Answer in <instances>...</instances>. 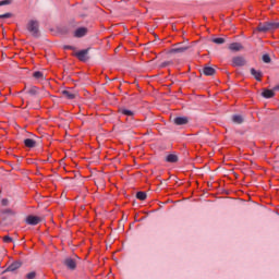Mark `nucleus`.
<instances>
[{"label":"nucleus","mask_w":279,"mask_h":279,"mask_svg":"<svg viewBox=\"0 0 279 279\" xmlns=\"http://www.w3.org/2000/svg\"><path fill=\"white\" fill-rule=\"evenodd\" d=\"M26 29L34 36V38H40L39 23L36 20H31L27 23Z\"/></svg>","instance_id":"nucleus-1"},{"label":"nucleus","mask_w":279,"mask_h":279,"mask_svg":"<svg viewBox=\"0 0 279 279\" xmlns=\"http://www.w3.org/2000/svg\"><path fill=\"white\" fill-rule=\"evenodd\" d=\"M88 51H90V48L80 50L73 56H75V58H77V60H80L81 62H86V60H88Z\"/></svg>","instance_id":"nucleus-2"},{"label":"nucleus","mask_w":279,"mask_h":279,"mask_svg":"<svg viewBox=\"0 0 279 279\" xmlns=\"http://www.w3.org/2000/svg\"><path fill=\"white\" fill-rule=\"evenodd\" d=\"M247 64V60L244 57L238 56L232 58V66H245Z\"/></svg>","instance_id":"nucleus-3"},{"label":"nucleus","mask_w":279,"mask_h":279,"mask_svg":"<svg viewBox=\"0 0 279 279\" xmlns=\"http://www.w3.org/2000/svg\"><path fill=\"white\" fill-rule=\"evenodd\" d=\"M43 221L41 217L38 216H28L26 217V223H28V226H38V223H40Z\"/></svg>","instance_id":"nucleus-4"},{"label":"nucleus","mask_w":279,"mask_h":279,"mask_svg":"<svg viewBox=\"0 0 279 279\" xmlns=\"http://www.w3.org/2000/svg\"><path fill=\"white\" fill-rule=\"evenodd\" d=\"M22 266L23 262L15 260L3 271V274H8V271H16V269H21Z\"/></svg>","instance_id":"nucleus-5"},{"label":"nucleus","mask_w":279,"mask_h":279,"mask_svg":"<svg viewBox=\"0 0 279 279\" xmlns=\"http://www.w3.org/2000/svg\"><path fill=\"white\" fill-rule=\"evenodd\" d=\"M256 32H262L263 34H267V32H271L270 27H269V22L266 23H259Z\"/></svg>","instance_id":"nucleus-6"},{"label":"nucleus","mask_w":279,"mask_h":279,"mask_svg":"<svg viewBox=\"0 0 279 279\" xmlns=\"http://www.w3.org/2000/svg\"><path fill=\"white\" fill-rule=\"evenodd\" d=\"M86 34H88V28L86 27H80L74 32L75 38H83Z\"/></svg>","instance_id":"nucleus-7"},{"label":"nucleus","mask_w":279,"mask_h":279,"mask_svg":"<svg viewBox=\"0 0 279 279\" xmlns=\"http://www.w3.org/2000/svg\"><path fill=\"white\" fill-rule=\"evenodd\" d=\"M174 125H186L189 123L187 117H178L173 120Z\"/></svg>","instance_id":"nucleus-8"},{"label":"nucleus","mask_w":279,"mask_h":279,"mask_svg":"<svg viewBox=\"0 0 279 279\" xmlns=\"http://www.w3.org/2000/svg\"><path fill=\"white\" fill-rule=\"evenodd\" d=\"M64 265L68 267V269H75V267H77V263L74 262L73 258H66L64 260Z\"/></svg>","instance_id":"nucleus-9"},{"label":"nucleus","mask_w":279,"mask_h":279,"mask_svg":"<svg viewBox=\"0 0 279 279\" xmlns=\"http://www.w3.org/2000/svg\"><path fill=\"white\" fill-rule=\"evenodd\" d=\"M251 74L255 77L257 82H260V80H263V72L256 71V69L254 68L251 69Z\"/></svg>","instance_id":"nucleus-10"},{"label":"nucleus","mask_w":279,"mask_h":279,"mask_svg":"<svg viewBox=\"0 0 279 279\" xmlns=\"http://www.w3.org/2000/svg\"><path fill=\"white\" fill-rule=\"evenodd\" d=\"M63 97H65L66 99H75V97L77 96V94H74L73 92L69 90V89H64L61 92Z\"/></svg>","instance_id":"nucleus-11"},{"label":"nucleus","mask_w":279,"mask_h":279,"mask_svg":"<svg viewBox=\"0 0 279 279\" xmlns=\"http://www.w3.org/2000/svg\"><path fill=\"white\" fill-rule=\"evenodd\" d=\"M203 73L204 75L210 76V75H215V73H217V70H215L213 66H205L203 69Z\"/></svg>","instance_id":"nucleus-12"},{"label":"nucleus","mask_w":279,"mask_h":279,"mask_svg":"<svg viewBox=\"0 0 279 279\" xmlns=\"http://www.w3.org/2000/svg\"><path fill=\"white\" fill-rule=\"evenodd\" d=\"M184 51H189V47H177L172 48L169 53H184Z\"/></svg>","instance_id":"nucleus-13"},{"label":"nucleus","mask_w":279,"mask_h":279,"mask_svg":"<svg viewBox=\"0 0 279 279\" xmlns=\"http://www.w3.org/2000/svg\"><path fill=\"white\" fill-rule=\"evenodd\" d=\"M276 95V93H274L272 89H264V92L262 93V97H265V99H271V97H274Z\"/></svg>","instance_id":"nucleus-14"},{"label":"nucleus","mask_w":279,"mask_h":279,"mask_svg":"<svg viewBox=\"0 0 279 279\" xmlns=\"http://www.w3.org/2000/svg\"><path fill=\"white\" fill-rule=\"evenodd\" d=\"M229 49L231 51H241L243 49V45H241L239 43H232V44H230Z\"/></svg>","instance_id":"nucleus-15"},{"label":"nucleus","mask_w":279,"mask_h":279,"mask_svg":"<svg viewBox=\"0 0 279 279\" xmlns=\"http://www.w3.org/2000/svg\"><path fill=\"white\" fill-rule=\"evenodd\" d=\"M24 145H25V147H28V148L36 147V141H34L32 138H26L24 141Z\"/></svg>","instance_id":"nucleus-16"},{"label":"nucleus","mask_w":279,"mask_h":279,"mask_svg":"<svg viewBox=\"0 0 279 279\" xmlns=\"http://www.w3.org/2000/svg\"><path fill=\"white\" fill-rule=\"evenodd\" d=\"M167 162H178V155L170 154L166 157Z\"/></svg>","instance_id":"nucleus-17"},{"label":"nucleus","mask_w":279,"mask_h":279,"mask_svg":"<svg viewBox=\"0 0 279 279\" xmlns=\"http://www.w3.org/2000/svg\"><path fill=\"white\" fill-rule=\"evenodd\" d=\"M232 121H233V123H238V125H241V123H243V117L235 114L232 117Z\"/></svg>","instance_id":"nucleus-18"},{"label":"nucleus","mask_w":279,"mask_h":279,"mask_svg":"<svg viewBox=\"0 0 279 279\" xmlns=\"http://www.w3.org/2000/svg\"><path fill=\"white\" fill-rule=\"evenodd\" d=\"M136 197H137V199H140L141 202H145V199H147V193H145V192H137V193H136Z\"/></svg>","instance_id":"nucleus-19"},{"label":"nucleus","mask_w":279,"mask_h":279,"mask_svg":"<svg viewBox=\"0 0 279 279\" xmlns=\"http://www.w3.org/2000/svg\"><path fill=\"white\" fill-rule=\"evenodd\" d=\"M119 112H121V114H124L125 117L134 116V112L132 110H128V109H120Z\"/></svg>","instance_id":"nucleus-20"},{"label":"nucleus","mask_w":279,"mask_h":279,"mask_svg":"<svg viewBox=\"0 0 279 279\" xmlns=\"http://www.w3.org/2000/svg\"><path fill=\"white\" fill-rule=\"evenodd\" d=\"M268 25L270 27V32H274V29H279V23L278 22H268Z\"/></svg>","instance_id":"nucleus-21"},{"label":"nucleus","mask_w":279,"mask_h":279,"mask_svg":"<svg viewBox=\"0 0 279 279\" xmlns=\"http://www.w3.org/2000/svg\"><path fill=\"white\" fill-rule=\"evenodd\" d=\"M213 43H215L216 45H223V43H226V39L219 37V38L213 39Z\"/></svg>","instance_id":"nucleus-22"},{"label":"nucleus","mask_w":279,"mask_h":279,"mask_svg":"<svg viewBox=\"0 0 279 279\" xmlns=\"http://www.w3.org/2000/svg\"><path fill=\"white\" fill-rule=\"evenodd\" d=\"M33 77H35V80H43L44 77L43 72L40 71L34 72Z\"/></svg>","instance_id":"nucleus-23"},{"label":"nucleus","mask_w":279,"mask_h":279,"mask_svg":"<svg viewBox=\"0 0 279 279\" xmlns=\"http://www.w3.org/2000/svg\"><path fill=\"white\" fill-rule=\"evenodd\" d=\"M262 59L263 62H265L266 64H269V62H271V57H269V54H264Z\"/></svg>","instance_id":"nucleus-24"},{"label":"nucleus","mask_w":279,"mask_h":279,"mask_svg":"<svg viewBox=\"0 0 279 279\" xmlns=\"http://www.w3.org/2000/svg\"><path fill=\"white\" fill-rule=\"evenodd\" d=\"M171 64H173L171 61H165L159 65V69H165L166 66H169Z\"/></svg>","instance_id":"nucleus-25"},{"label":"nucleus","mask_w":279,"mask_h":279,"mask_svg":"<svg viewBox=\"0 0 279 279\" xmlns=\"http://www.w3.org/2000/svg\"><path fill=\"white\" fill-rule=\"evenodd\" d=\"M29 95H38V87H32L29 90H28Z\"/></svg>","instance_id":"nucleus-26"},{"label":"nucleus","mask_w":279,"mask_h":279,"mask_svg":"<svg viewBox=\"0 0 279 279\" xmlns=\"http://www.w3.org/2000/svg\"><path fill=\"white\" fill-rule=\"evenodd\" d=\"M3 215H16L12 209H4L2 210Z\"/></svg>","instance_id":"nucleus-27"},{"label":"nucleus","mask_w":279,"mask_h":279,"mask_svg":"<svg viewBox=\"0 0 279 279\" xmlns=\"http://www.w3.org/2000/svg\"><path fill=\"white\" fill-rule=\"evenodd\" d=\"M26 278H27V279H34V278H36V271L28 272V274L26 275Z\"/></svg>","instance_id":"nucleus-28"},{"label":"nucleus","mask_w":279,"mask_h":279,"mask_svg":"<svg viewBox=\"0 0 279 279\" xmlns=\"http://www.w3.org/2000/svg\"><path fill=\"white\" fill-rule=\"evenodd\" d=\"M12 3V0H2L0 1V7L1 5H10Z\"/></svg>","instance_id":"nucleus-29"},{"label":"nucleus","mask_w":279,"mask_h":279,"mask_svg":"<svg viewBox=\"0 0 279 279\" xmlns=\"http://www.w3.org/2000/svg\"><path fill=\"white\" fill-rule=\"evenodd\" d=\"M12 241H13V240H12L11 236H9V235H4V236H3V242H4V243H12Z\"/></svg>","instance_id":"nucleus-30"},{"label":"nucleus","mask_w":279,"mask_h":279,"mask_svg":"<svg viewBox=\"0 0 279 279\" xmlns=\"http://www.w3.org/2000/svg\"><path fill=\"white\" fill-rule=\"evenodd\" d=\"M0 19H12V13H5L0 15Z\"/></svg>","instance_id":"nucleus-31"},{"label":"nucleus","mask_w":279,"mask_h":279,"mask_svg":"<svg viewBox=\"0 0 279 279\" xmlns=\"http://www.w3.org/2000/svg\"><path fill=\"white\" fill-rule=\"evenodd\" d=\"M64 49H72L73 51H75V47L73 46H64Z\"/></svg>","instance_id":"nucleus-32"},{"label":"nucleus","mask_w":279,"mask_h":279,"mask_svg":"<svg viewBox=\"0 0 279 279\" xmlns=\"http://www.w3.org/2000/svg\"><path fill=\"white\" fill-rule=\"evenodd\" d=\"M2 206H8V198L2 199Z\"/></svg>","instance_id":"nucleus-33"},{"label":"nucleus","mask_w":279,"mask_h":279,"mask_svg":"<svg viewBox=\"0 0 279 279\" xmlns=\"http://www.w3.org/2000/svg\"><path fill=\"white\" fill-rule=\"evenodd\" d=\"M275 90H279V86H278V87H275Z\"/></svg>","instance_id":"nucleus-34"}]
</instances>
